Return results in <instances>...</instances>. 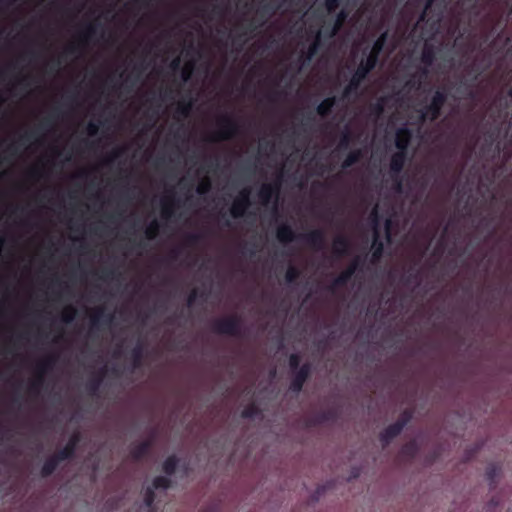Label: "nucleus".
Instances as JSON below:
<instances>
[{"mask_svg": "<svg viewBox=\"0 0 512 512\" xmlns=\"http://www.w3.org/2000/svg\"><path fill=\"white\" fill-rule=\"evenodd\" d=\"M348 13L345 10H341L336 17V20L332 27L329 29H324V36L327 38H332L341 28L344 21L347 19Z\"/></svg>", "mask_w": 512, "mask_h": 512, "instance_id": "nucleus-26", "label": "nucleus"}, {"mask_svg": "<svg viewBox=\"0 0 512 512\" xmlns=\"http://www.w3.org/2000/svg\"><path fill=\"white\" fill-rule=\"evenodd\" d=\"M171 484L170 478L166 476H156L152 481V485L149 487L153 488L154 491L159 489L167 490L171 487Z\"/></svg>", "mask_w": 512, "mask_h": 512, "instance_id": "nucleus-36", "label": "nucleus"}, {"mask_svg": "<svg viewBox=\"0 0 512 512\" xmlns=\"http://www.w3.org/2000/svg\"><path fill=\"white\" fill-rule=\"evenodd\" d=\"M301 363V356L298 353H292L289 356V368L293 372H296L302 365Z\"/></svg>", "mask_w": 512, "mask_h": 512, "instance_id": "nucleus-43", "label": "nucleus"}, {"mask_svg": "<svg viewBox=\"0 0 512 512\" xmlns=\"http://www.w3.org/2000/svg\"><path fill=\"white\" fill-rule=\"evenodd\" d=\"M371 217L373 218V221L375 222V225L378 223V206H375L371 212Z\"/></svg>", "mask_w": 512, "mask_h": 512, "instance_id": "nucleus-59", "label": "nucleus"}, {"mask_svg": "<svg viewBox=\"0 0 512 512\" xmlns=\"http://www.w3.org/2000/svg\"><path fill=\"white\" fill-rule=\"evenodd\" d=\"M101 27L102 26L98 21L89 23L85 27L84 31L81 33L80 41L78 43H73L69 45L66 48V52L68 54H76L77 52H79L81 44L88 43L89 41H91L98 34V29Z\"/></svg>", "mask_w": 512, "mask_h": 512, "instance_id": "nucleus-10", "label": "nucleus"}, {"mask_svg": "<svg viewBox=\"0 0 512 512\" xmlns=\"http://www.w3.org/2000/svg\"><path fill=\"white\" fill-rule=\"evenodd\" d=\"M154 439H155V433L153 432L151 434V437L134 445L130 449V457L132 458V460L138 462V461H141L144 457H146L149 454V452L153 446Z\"/></svg>", "mask_w": 512, "mask_h": 512, "instance_id": "nucleus-12", "label": "nucleus"}, {"mask_svg": "<svg viewBox=\"0 0 512 512\" xmlns=\"http://www.w3.org/2000/svg\"><path fill=\"white\" fill-rule=\"evenodd\" d=\"M61 462H63V459H60L58 457L57 452L54 453L52 456L48 457L44 461V463L41 467V471H40L41 476L43 478H47V477L51 476L55 472V470L57 469V467L59 466V464Z\"/></svg>", "mask_w": 512, "mask_h": 512, "instance_id": "nucleus-19", "label": "nucleus"}, {"mask_svg": "<svg viewBox=\"0 0 512 512\" xmlns=\"http://www.w3.org/2000/svg\"><path fill=\"white\" fill-rule=\"evenodd\" d=\"M181 67V59L180 57H175L171 62H170V68L173 70V71H178Z\"/></svg>", "mask_w": 512, "mask_h": 512, "instance_id": "nucleus-56", "label": "nucleus"}, {"mask_svg": "<svg viewBox=\"0 0 512 512\" xmlns=\"http://www.w3.org/2000/svg\"><path fill=\"white\" fill-rule=\"evenodd\" d=\"M353 140H354L353 133L351 132V130L348 127H346L345 130L341 134L339 144H338V149L340 151L347 150L350 147V144L352 143Z\"/></svg>", "mask_w": 512, "mask_h": 512, "instance_id": "nucleus-35", "label": "nucleus"}, {"mask_svg": "<svg viewBox=\"0 0 512 512\" xmlns=\"http://www.w3.org/2000/svg\"><path fill=\"white\" fill-rule=\"evenodd\" d=\"M159 231H160V223L156 219L152 220L149 223V225L146 227V230H145L146 239L154 240L158 236Z\"/></svg>", "mask_w": 512, "mask_h": 512, "instance_id": "nucleus-38", "label": "nucleus"}, {"mask_svg": "<svg viewBox=\"0 0 512 512\" xmlns=\"http://www.w3.org/2000/svg\"><path fill=\"white\" fill-rule=\"evenodd\" d=\"M260 414V408L255 403H251L242 410L241 417L244 419H253Z\"/></svg>", "mask_w": 512, "mask_h": 512, "instance_id": "nucleus-37", "label": "nucleus"}, {"mask_svg": "<svg viewBox=\"0 0 512 512\" xmlns=\"http://www.w3.org/2000/svg\"><path fill=\"white\" fill-rule=\"evenodd\" d=\"M241 327L242 319L238 315L217 318L211 323V330L214 333L233 337L242 336Z\"/></svg>", "mask_w": 512, "mask_h": 512, "instance_id": "nucleus-3", "label": "nucleus"}, {"mask_svg": "<svg viewBox=\"0 0 512 512\" xmlns=\"http://www.w3.org/2000/svg\"><path fill=\"white\" fill-rule=\"evenodd\" d=\"M312 367L310 363H304L296 372L290 382L289 389L294 393H299L303 389L305 382L311 375Z\"/></svg>", "mask_w": 512, "mask_h": 512, "instance_id": "nucleus-11", "label": "nucleus"}, {"mask_svg": "<svg viewBox=\"0 0 512 512\" xmlns=\"http://www.w3.org/2000/svg\"><path fill=\"white\" fill-rule=\"evenodd\" d=\"M76 316V309L73 306H68L64 309L62 320L65 323H71Z\"/></svg>", "mask_w": 512, "mask_h": 512, "instance_id": "nucleus-44", "label": "nucleus"}, {"mask_svg": "<svg viewBox=\"0 0 512 512\" xmlns=\"http://www.w3.org/2000/svg\"><path fill=\"white\" fill-rule=\"evenodd\" d=\"M199 512H216L215 505H210L204 509H201Z\"/></svg>", "mask_w": 512, "mask_h": 512, "instance_id": "nucleus-60", "label": "nucleus"}, {"mask_svg": "<svg viewBox=\"0 0 512 512\" xmlns=\"http://www.w3.org/2000/svg\"><path fill=\"white\" fill-rule=\"evenodd\" d=\"M336 104L337 97L329 96L320 102V104L316 108V112L321 117H328L332 113V110L336 106Z\"/></svg>", "mask_w": 512, "mask_h": 512, "instance_id": "nucleus-23", "label": "nucleus"}, {"mask_svg": "<svg viewBox=\"0 0 512 512\" xmlns=\"http://www.w3.org/2000/svg\"><path fill=\"white\" fill-rule=\"evenodd\" d=\"M436 0H427L424 6V9L419 17V22L431 23L432 26L439 24L441 20V14L437 13L436 15L429 16L432 12V5Z\"/></svg>", "mask_w": 512, "mask_h": 512, "instance_id": "nucleus-20", "label": "nucleus"}, {"mask_svg": "<svg viewBox=\"0 0 512 512\" xmlns=\"http://www.w3.org/2000/svg\"><path fill=\"white\" fill-rule=\"evenodd\" d=\"M156 499V494L153 488H150L149 486L144 491V505L147 508L146 512H156L154 508V502Z\"/></svg>", "mask_w": 512, "mask_h": 512, "instance_id": "nucleus-33", "label": "nucleus"}, {"mask_svg": "<svg viewBox=\"0 0 512 512\" xmlns=\"http://www.w3.org/2000/svg\"><path fill=\"white\" fill-rule=\"evenodd\" d=\"M180 252V249H173L169 254V259L171 261H176L179 257Z\"/></svg>", "mask_w": 512, "mask_h": 512, "instance_id": "nucleus-58", "label": "nucleus"}, {"mask_svg": "<svg viewBox=\"0 0 512 512\" xmlns=\"http://www.w3.org/2000/svg\"><path fill=\"white\" fill-rule=\"evenodd\" d=\"M176 207V199L174 196L163 199L161 217L165 220L170 219L174 214Z\"/></svg>", "mask_w": 512, "mask_h": 512, "instance_id": "nucleus-29", "label": "nucleus"}, {"mask_svg": "<svg viewBox=\"0 0 512 512\" xmlns=\"http://www.w3.org/2000/svg\"><path fill=\"white\" fill-rule=\"evenodd\" d=\"M388 40V31L381 33L373 43L371 49L367 53V48L364 49L363 54L366 55L362 59L352 75L348 85L344 88L343 96L346 97L353 91H356L361 83L366 79L368 74L376 67L379 61V56L383 51Z\"/></svg>", "mask_w": 512, "mask_h": 512, "instance_id": "nucleus-1", "label": "nucleus"}, {"mask_svg": "<svg viewBox=\"0 0 512 512\" xmlns=\"http://www.w3.org/2000/svg\"><path fill=\"white\" fill-rule=\"evenodd\" d=\"M301 276V271L295 266H289L285 273V280L287 283L292 284Z\"/></svg>", "mask_w": 512, "mask_h": 512, "instance_id": "nucleus-40", "label": "nucleus"}, {"mask_svg": "<svg viewBox=\"0 0 512 512\" xmlns=\"http://www.w3.org/2000/svg\"><path fill=\"white\" fill-rule=\"evenodd\" d=\"M123 153V149H115L112 151L110 156L107 158V162H113L116 158L120 157Z\"/></svg>", "mask_w": 512, "mask_h": 512, "instance_id": "nucleus-55", "label": "nucleus"}, {"mask_svg": "<svg viewBox=\"0 0 512 512\" xmlns=\"http://www.w3.org/2000/svg\"><path fill=\"white\" fill-rule=\"evenodd\" d=\"M279 8V5H276L273 3V0H271L268 3H265L261 6V12L264 14L272 15L276 12V10Z\"/></svg>", "mask_w": 512, "mask_h": 512, "instance_id": "nucleus-47", "label": "nucleus"}, {"mask_svg": "<svg viewBox=\"0 0 512 512\" xmlns=\"http://www.w3.org/2000/svg\"><path fill=\"white\" fill-rule=\"evenodd\" d=\"M217 124L219 130L211 139L212 141L230 140L239 133L238 122L228 114L222 115L218 119Z\"/></svg>", "mask_w": 512, "mask_h": 512, "instance_id": "nucleus-7", "label": "nucleus"}, {"mask_svg": "<svg viewBox=\"0 0 512 512\" xmlns=\"http://www.w3.org/2000/svg\"><path fill=\"white\" fill-rule=\"evenodd\" d=\"M30 176H32L33 178H38L39 177V170L37 168L31 169Z\"/></svg>", "mask_w": 512, "mask_h": 512, "instance_id": "nucleus-63", "label": "nucleus"}, {"mask_svg": "<svg viewBox=\"0 0 512 512\" xmlns=\"http://www.w3.org/2000/svg\"><path fill=\"white\" fill-rule=\"evenodd\" d=\"M116 274L117 273L115 269H105L101 272L100 279H114L116 277Z\"/></svg>", "mask_w": 512, "mask_h": 512, "instance_id": "nucleus-51", "label": "nucleus"}, {"mask_svg": "<svg viewBox=\"0 0 512 512\" xmlns=\"http://www.w3.org/2000/svg\"><path fill=\"white\" fill-rule=\"evenodd\" d=\"M133 368H140L143 361V345L138 343L131 351Z\"/></svg>", "mask_w": 512, "mask_h": 512, "instance_id": "nucleus-34", "label": "nucleus"}, {"mask_svg": "<svg viewBox=\"0 0 512 512\" xmlns=\"http://www.w3.org/2000/svg\"><path fill=\"white\" fill-rule=\"evenodd\" d=\"M324 35V31L320 30L316 33L313 42L308 46L307 50L302 53L304 62H310L313 57L318 53L321 47V37Z\"/></svg>", "mask_w": 512, "mask_h": 512, "instance_id": "nucleus-21", "label": "nucleus"}, {"mask_svg": "<svg viewBox=\"0 0 512 512\" xmlns=\"http://www.w3.org/2000/svg\"><path fill=\"white\" fill-rule=\"evenodd\" d=\"M436 59V48L434 45L425 43L422 54H421V62L424 64V68L421 69V74L423 76L428 75V67H430Z\"/></svg>", "mask_w": 512, "mask_h": 512, "instance_id": "nucleus-16", "label": "nucleus"}, {"mask_svg": "<svg viewBox=\"0 0 512 512\" xmlns=\"http://www.w3.org/2000/svg\"><path fill=\"white\" fill-rule=\"evenodd\" d=\"M364 260L360 256H356L349 265L327 286V290L335 294L339 288L345 287L354 274L362 268Z\"/></svg>", "mask_w": 512, "mask_h": 512, "instance_id": "nucleus-6", "label": "nucleus"}, {"mask_svg": "<svg viewBox=\"0 0 512 512\" xmlns=\"http://www.w3.org/2000/svg\"><path fill=\"white\" fill-rule=\"evenodd\" d=\"M350 241L344 235H338L333 241V254L336 258H341L349 254Z\"/></svg>", "mask_w": 512, "mask_h": 512, "instance_id": "nucleus-18", "label": "nucleus"}, {"mask_svg": "<svg viewBox=\"0 0 512 512\" xmlns=\"http://www.w3.org/2000/svg\"><path fill=\"white\" fill-rule=\"evenodd\" d=\"M193 69H194V64L192 62L187 63L183 67L182 72H181V76H182V80L184 82H187L191 78Z\"/></svg>", "mask_w": 512, "mask_h": 512, "instance_id": "nucleus-48", "label": "nucleus"}, {"mask_svg": "<svg viewBox=\"0 0 512 512\" xmlns=\"http://www.w3.org/2000/svg\"><path fill=\"white\" fill-rule=\"evenodd\" d=\"M418 451L419 447L417 442L415 440H411L401 447L400 456L405 459L412 460L416 457Z\"/></svg>", "mask_w": 512, "mask_h": 512, "instance_id": "nucleus-27", "label": "nucleus"}, {"mask_svg": "<svg viewBox=\"0 0 512 512\" xmlns=\"http://www.w3.org/2000/svg\"><path fill=\"white\" fill-rule=\"evenodd\" d=\"M80 440V433L76 432L72 434L66 445L62 449L57 451L58 457L60 459H63V461L74 458Z\"/></svg>", "mask_w": 512, "mask_h": 512, "instance_id": "nucleus-13", "label": "nucleus"}, {"mask_svg": "<svg viewBox=\"0 0 512 512\" xmlns=\"http://www.w3.org/2000/svg\"><path fill=\"white\" fill-rule=\"evenodd\" d=\"M420 280V271L419 270H411L406 276L403 278V282L405 284L410 283H418Z\"/></svg>", "mask_w": 512, "mask_h": 512, "instance_id": "nucleus-45", "label": "nucleus"}, {"mask_svg": "<svg viewBox=\"0 0 512 512\" xmlns=\"http://www.w3.org/2000/svg\"><path fill=\"white\" fill-rule=\"evenodd\" d=\"M112 319H113V315L110 313L106 314L105 309L103 307L96 308L90 317V321H91L90 335L92 336L94 329H100V327L102 325L111 323Z\"/></svg>", "mask_w": 512, "mask_h": 512, "instance_id": "nucleus-14", "label": "nucleus"}, {"mask_svg": "<svg viewBox=\"0 0 512 512\" xmlns=\"http://www.w3.org/2000/svg\"><path fill=\"white\" fill-rule=\"evenodd\" d=\"M34 132L26 133L24 136L21 137V140H30L34 138Z\"/></svg>", "mask_w": 512, "mask_h": 512, "instance_id": "nucleus-62", "label": "nucleus"}, {"mask_svg": "<svg viewBox=\"0 0 512 512\" xmlns=\"http://www.w3.org/2000/svg\"><path fill=\"white\" fill-rule=\"evenodd\" d=\"M412 139V132L407 126L397 129L395 134V146L398 151L407 152Z\"/></svg>", "mask_w": 512, "mask_h": 512, "instance_id": "nucleus-15", "label": "nucleus"}, {"mask_svg": "<svg viewBox=\"0 0 512 512\" xmlns=\"http://www.w3.org/2000/svg\"><path fill=\"white\" fill-rule=\"evenodd\" d=\"M372 110V113L375 114L376 116H379L380 114H382L383 110H384V106H383V103H376L372 106L371 108Z\"/></svg>", "mask_w": 512, "mask_h": 512, "instance_id": "nucleus-54", "label": "nucleus"}, {"mask_svg": "<svg viewBox=\"0 0 512 512\" xmlns=\"http://www.w3.org/2000/svg\"><path fill=\"white\" fill-rule=\"evenodd\" d=\"M192 106H193V102L191 99H189L188 101H179L177 103V107H176V116L177 117H181V118H186L189 116L191 110H192Z\"/></svg>", "mask_w": 512, "mask_h": 512, "instance_id": "nucleus-32", "label": "nucleus"}, {"mask_svg": "<svg viewBox=\"0 0 512 512\" xmlns=\"http://www.w3.org/2000/svg\"><path fill=\"white\" fill-rule=\"evenodd\" d=\"M407 160V152L397 151L390 159V171L393 177L398 178Z\"/></svg>", "mask_w": 512, "mask_h": 512, "instance_id": "nucleus-17", "label": "nucleus"}, {"mask_svg": "<svg viewBox=\"0 0 512 512\" xmlns=\"http://www.w3.org/2000/svg\"><path fill=\"white\" fill-rule=\"evenodd\" d=\"M56 360H57V357L55 355H49L37 364V367H36L37 375L30 382L29 387H28V391L30 394H34V395L39 394V392L44 384V374H46L49 370L52 369V367L56 363Z\"/></svg>", "mask_w": 512, "mask_h": 512, "instance_id": "nucleus-8", "label": "nucleus"}, {"mask_svg": "<svg viewBox=\"0 0 512 512\" xmlns=\"http://www.w3.org/2000/svg\"><path fill=\"white\" fill-rule=\"evenodd\" d=\"M105 374H106V368L104 367L98 372V374L95 377L91 378L87 382L86 390L90 395L94 396L98 393L99 388L102 384L103 378L105 377Z\"/></svg>", "mask_w": 512, "mask_h": 512, "instance_id": "nucleus-24", "label": "nucleus"}, {"mask_svg": "<svg viewBox=\"0 0 512 512\" xmlns=\"http://www.w3.org/2000/svg\"><path fill=\"white\" fill-rule=\"evenodd\" d=\"M340 6L339 0H325V7L329 13L335 12Z\"/></svg>", "mask_w": 512, "mask_h": 512, "instance_id": "nucleus-50", "label": "nucleus"}, {"mask_svg": "<svg viewBox=\"0 0 512 512\" xmlns=\"http://www.w3.org/2000/svg\"><path fill=\"white\" fill-rule=\"evenodd\" d=\"M99 125H100V122L96 123V122L90 121L86 127L87 134L89 136L97 135V133L99 132Z\"/></svg>", "mask_w": 512, "mask_h": 512, "instance_id": "nucleus-49", "label": "nucleus"}, {"mask_svg": "<svg viewBox=\"0 0 512 512\" xmlns=\"http://www.w3.org/2000/svg\"><path fill=\"white\" fill-rule=\"evenodd\" d=\"M498 504H499L498 499H496V498H494V497H493V498L489 501L488 506H489V507H491V508H495L496 506H498Z\"/></svg>", "mask_w": 512, "mask_h": 512, "instance_id": "nucleus-61", "label": "nucleus"}, {"mask_svg": "<svg viewBox=\"0 0 512 512\" xmlns=\"http://www.w3.org/2000/svg\"><path fill=\"white\" fill-rule=\"evenodd\" d=\"M53 126V120L51 117H46L43 119V121L40 123L39 128L42 130H48Z\"/></svg>", "mask_w": 512, "mask_h": 512, "instance_id": "nucleus-52", "label": "nucleus"}, {"mask_svg": "<svg viewBox=\"0 0 512 512\" xmlns=\"http://www.w3.org/2000/svg\"><path fill=\"white\" fill-rule=\"evenodd\" d=\"M384 252V244L380 239V235L377 229L374 230L373 240H372V254H371V262H378L383 255Z\"/></svg>", "mask_w": 512, "mask_h": 512, "instance_id": "nucleus-22", "label": "nucleus"}, {"mask_svg": "<svg viewBox=\"0 0 512 512\" xmlns=\"http://www.w3.org/2000/svg\"><path fill=\"white\" fill-rule=\"evenodd\" d=\"M270 185L263 184L258 192V198L263 205H268L274 200L275 205L277 204L276 194L273 193Z\"/></svg>", "mask_w": 512, "mask_h": 512, "instance_id": "nucleus-28", "label": "nucleus"}, {"mask_svg": "<svg viewBox=\"0 0 512 512\" xmlns=\"http://www.w3.org/2000/svg\"><path fill=\"white\" fill-rule=\"evenodd\" d=\"M203 239V235L200 233H190L185 236V244L187 246H196Z\"/></svg>", "mask_w": 512, "mask_h": 512, "instance_id": "nucleus-42", "label": "nucleus"}, {"mask_svg": "<svg viewBox=\"0 0 512 512\" xmlns=\"http://www.w3.org/2000/svg\"><path fill=\"white\" fill-rule=\"evenodd\" d=\"M276 237L281 243H290L295 239H301L310 248L320 251L325 248V234L321 229H314L306 234L296 235L288 224H282L277 228Z\"/></svg>", "mask_w": 512, "mask_h": 512, "instance_id": "nucleus-2", "label": "nucleus"}, {"mask_svg": "<svg viewBox=\"0 0 512 512\" xmlns=\"http://www.w3.org/2000/svg\"><path fill=\"white\" fill-rule=\"evenodd\" d=\"M198 290L197 289H193L190 294L188 295V298H187V305L188 306H192L196 299L198 298Z\"/></svg>", "mask_w": 512, "mask_h": 512, "instance_id": "nucleus-53", "label": "nucleus"}, {"mask_svg": "<svg viewBox=\"0 0 512 512\" xmlns=\"http://www.w3.org/2000/svg\"><path fill=\"white\" fill-rule=\"evenodd\" d=\"M254 248H255V247H254V245H253L251 248H248V246H247V245H244V246H242V247H241V252H242L243 254L248 253L249 255L253 256V255H255V253H256V251H255V249H254Z\"/></svg>", "mask_w": 512, "mask_h": 512, "instance_id": "nucleus-57", "label": "nucleus"}, {"mask_svg": "<svg viewBox=\"0 0 512 512\" xmlns=\"http://www.w3.org/2000/svg\"><path fill=\"white\" fill-rule=\"evenodd\" d=\"M19 84L21 85H24V86H28V82H27V77H21L18 81Z\"/></svg>", "mask_w": 512, "mask_h": 512, "instance_id": "nucleus-64", "label": "nucleus"}, {"mask_svg": "<svg viewBox=\"0 0 512 512\" xmlns=\"http://www.w3.org/2000/svg\"><path fill=\"white\" fill-rule=\"evenodd\" d=\"M498 473H499V470L496 465L491 464V465L487 466L486 471H485V476H486V479L490 483L491 489H493L496 485V478L498 476Z\"/></svg>", "mask_w": 512, "mask_h": 512, "instance_id": "nucleus-39", "label": "nucleus"}, {"mask_svg": "<svg viewBox=\"0 0 512 512\" xmlns=\"http://www.w3.org/2000/svg\"><path fill=\"white\" fill-rule=\"evenodd\" d=\"M337 417V413L334 409H328L324 411L318 412L314 417L310 419L311 425H319L328 421L335 420Z\"/></svg>", "mask_w": 512, "mask_h": 512, "instance_id": "nucleus-25", "label": "nucleus"}, {"mask_svg": "<svg viewBox=\"0 0 512 512\" xmlns=\"http://www.w3.org/2000/svg\"><path fill=\"white\" fill-rule=\"evenodd\" d=\"M363 156L364 154L362 149H354L350 151L342 162V168L347 169L353 166L354 164L358 163L363 158Z\"/></svg>", "mask_w": 512, "mask_h": 512, "instance_id": "nucleus-31", "label": "nucleus"}, {"mask_svg": "<svg viewBox=\"0 0 512 512\" xmlns=\"http://www.w3.org/2000/svg\"><path fill=\"white\" fill-rule=\"evenodd\" d=\"M212 189V182L208 177L203 178L197 185L196 192L199 195H205Z\"/></svg>", "mask_w": 512, "mask_h": 512, "instance_id": "nucleus-41", "label": "nucleus"}, {"mask_svg": "<svg viewBox=\"0 0 512 512\" xmlns=\"http://www.w3.org/2000/svg\"><path fill=\"white\" fill-rule=\"evenodd\" d=\"M250 206V189L245 188L240 191L239 195L233 201L230 208V214L235 219L241 218L246 214V211Z\"/></svg>", "mask_w": 512, "mask_h": 512, "instance_id": "nucleus-9", "label": "nucleus"}, {"mask_svg": "<svg viewBox=\"0 0 512 512\" xmlns=\"http://www.w3.org/2000/svg\"><path fill=\"white\" fill-rule=\"evenodd\" d=\"M178 465H179V458L176 455H170L164 460V462L162 464V471L166 475L172 476L175 474Z\"/></svg>", "mask_w": 512, "mask_h": 512, "instance_id": "nucleus-30", "label": "nucleus"}, {"mask_svg": "<svg viewBox=\"0 0 512 512\" xmlns=\"http://www.w3.org/2000/svg\"><path fill=\"white\" fill-rule=\"evenodd\" d=\"M412 419V411L406 409L402 412L400 417L396 422L387 426L383 431L379 434V440L383 448H386L394 438H396L403 431L405 426Z\"/></svg>", "mask_w": 512, "mask_h": 512, "instance_id": "nucleus-5", "label": "nucleus"}, {"mask_svg": "<svg viewBox=\"0 0 512 512\" xmlns=\"http://www.w3.org/2000/svg\"><path fill=\"white\" fill-rule=\"evenodd\" d=\"M281 183H282V174L280 173L276 180L271 183H265L266 185H270L272 188L273 193L276 194V200L279 198L280 189H281Z\"/></svg>", "mask_w": 512, "mask_h": 512, "instance_id": "nucleus-46", "label": "nucleus"}, {"mask_svg": "<svg viewBox=\"0 0 512 512\" xmlns=\"http://www.w3.org/2000/svg\"><path fill=\"white\" fill-rule=\"evenodd\" d=\"M447 98L448 93L444 88L437 89L433 93L430 102L422 108L421 119L423 121L429 120L431 122L437 120L442 114V109L447 101Z\"/></svg>", "mask_w": 512, "mask_h": 512, "instance_id": "nucleus-4", "label": "nucleus"}]
</instances>
